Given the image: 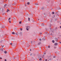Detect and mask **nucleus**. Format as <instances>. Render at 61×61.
Instances as JSON below:
<instances>
[{"label":"nucleus","mask_w":61,"mask_h":61,"mask_svg":"<svg viewBox=\"0 0 61 61\" xmlns=\"http://www.w3.org/2000/svg\"><path fill=\"white\" fill-rule=\"evenodd\" d=\"M30 28V26H28L26 27V30H28Z\"/></svg>","instance_id":"nucleus-1"},{"label":"nucleus","mask_w":61,"mask_h":61,"mask_svg":"<svg viewBox=\"0 0 61 61\" xmlns=\"http://www.w3.org/2000/svg\"><path fill=\"white\" fill-rule=\"evenodd\" d=\"M45 35H47L48 34V33L46 32H45Z\"/></svg>","instance_id":"nucleus-2"},{"label":"nucleus","mask_w":61,"mask_h":61,"mask_svg":"<svg viewBox=\"0 0 61 61\" xmlns=\"http://www.w3.org/2000/svg\"><path fill=\"white\" fill-rule=\"evenodd\" d=\"M55 40L56 41H58V39L57 38H55Z\"/></svg>","instance_id":"nucleus-3"},{"label":"nucleus","mask_w":61,"mask_h":61,"mask_svg":"<svg viewBox=\"0 0 61 61\" xmlns=\"http://www.w3.org/2000/svg\"><path fill=\"white\" fill-rule=\"evenodd\" d=\"M2 28H5V25L3 26H2Z\"/></svg>","instance_id":"nucleus-4"},{"label":"nucleus","mask_w":61,"mask_h":61,"mask_svg":"<svg viewBox=\"0 0 61 61\" xmlns=\"http://www.w3.org/2000/svg\"><path fill=\"white\" fill-rule=\"evenodd\" d=\"M57 44H58V43H56L54 45L55 46H56V45H57Z\"/></svg>","instance_id":"nucleus-5"},{"label":"nucleus","mask_w":61,"mask_h":61,"mask_svg":"<svg viewBox=\"0 0 61 61\" xmlns=\"http://www.w3.org/2000/svg\"><path fill=\"white\" fill-rule=\"evenodd\" d=\"M44 23L42 24H41V26H44Z\"/></svg>","instance_id":"nucleus-6"},{"label":"nucleus","mask_w":61,"mask_h":61,"mask_svg":"<svg viewBox=\"0 0 61 61\" xmlns=\"http://www.w3.org/2000/svg\"><path fill=\"white\" fill-rule=\"evenodd\" d=\"M52 42L53 43H55V41L53 40L52 41Z\"/></svg>","instance_id":"nucleus-7"},{"label":"nucleus","mask_w":61,"mask_h":61,"mask_svg":"<svg viewBox=\"0 0 61 61\" xmlns=\"http://www.w3.org/2000/svg\"><path fill=\"white\" fill-rule=\"evenodd\" d=\"M30 3L29 2H28L27 3V4L28 5H30Z\"/></svg>","instance_id":"nucleus-8"},{"label":"nucleus","mask_w":61,"mask_h":61,"mask_svg":"<svg viewBox=\"0 0 61 61\" xmlns=\"http://www.w3.org/2000/svg\"><path fill=\"white\" fill-rule=\"evenodd\" d=\"M53 58H56V56H53Z\"/></svg>","instance_id":"nucleus-9"},{"label":"nucleus","mask_w":61,"mask_h":61,"mask_svg":"<svg viewBox=\"0 0 61 61\" xmlns=\"http://www.w3.org/2000/svg\"><path fill=\"white\" fill-rule=\"evenodd\" d=\"M4 53L5 54H6L7 53L6 51H5L4 52Z\"/></svg>","instance_id":"nucleus-10"},{"label":"nucleus","mask_w":61,"mask_h":61,"mask_svg":"<svg viewBox=\"0 0 61 61\" xmlns=\"http://www.w3.org/2000/svg\"><path fill=\"white\" fill-rule=\"evenodd\" d=\"M12 34H15V33L14 32H12Z\"/></svg>","instance_id":"nucleus-11"},{"label":"nucleus","mask_w":61,"mask_h":61,"mask_svg":"<svg viewBox=\"0 0 61 61\" xmlns=\"http://www.w3.org/2000/svg\"><path fill=\"white\" fill-rule=\"evenodd\" d=\"M7 5V4H5L4 5V7H5Z\"/></svg>","instance_id":"nucleus-12"},{"label":"nucleus","mask_w":61,"mask_h":61,"mask_svg":"<svg viewBox=\"0 0 61 61\" xmlns=\"http://www.w3.org/2000/svg\"><path fill=\"white\" fill-rule=\"evenodd\" d=\"M41 42H39V43H38V45H40L41 44Z\"/></svg>","instance_id":"nucleus-13"},{"label":"nucleus","mask_w":61,"mask_h":61,"mask_svg":"<svg viewBox=\"0 0 61 61\" xmlns=\"http://www.w3.org/2000/svg\"><path fill=\"white\" fill-rule=\"evenodd\" d=\"M21 21H20V22H19V24H21Z\"/></svg>","instance_id":"nucleus-14"},{"label":"nucleus","mask_w":61,"mask_h":61,"mask_svg":"<svg viewBox=\"0 0 61 61\" xmlns=\"http://www.w3.org/2000/svg\"><path fill=\"white\" fill-rule=\"evenodd\" d=\"M18 33H16V35H18Z\"/></svg>","instance_id":"nucleus-15"},{"label":"nucleus","mask_w":61,"mask_h":61,"mask_svg":"<svg viewBox=\"0 0 61 61\" xmlns=\"http://www.w3.org/2000/svg\"><path fill=\"white\" fill-rule=\"evenodd\" d=\"M48 48H50V46H48Z\"/></svg>","instance_id":"nucleus-16"},{"label":"nucleus","mask_w":61,"mask_h":61,"mask_svg":"<svg viewBox=\"0 0 61 61\" xmlns=\"http://www.w3.org/2000/svg\"><path fill=\"white\" fill-rule=\"evenodd\" d=\"M52 14H54V12H52Z\"/></svg>","instance_id":"nucleus-17"},{"label":"nucleus","mask_w":61,"mask_h":61,"mask_svg":"<svg viewBox=\"0 0 61 61\" xmlns=\"http://www.w3.org/2000/svg\"><path fill=\"white\" fill-rule=\"evenodd\" d=\"M36 5H38V4L37 3H36Z\"/></svg>","instance_id":"nucleus-18"},{"label":"nucleus","mask_w":61,"mask_h":61,"mask_svg":"<svg viewBox=\"0 0 61 61\" xmlns=\"http://www.w3.org/2000/svg\"><path fill=\"white\" fill-rule=\"evenodd\" d=\"M28 19H29V20H28L29 21L30 20V18H28Z\"/></svg>","instance_id":"nucleus-19"},{"label":"nucleus","mask_w":61,"mask_h":61,"mask_svg":"<svg viewBox=\"0 0 61 61\" xmlns=\"http://www.w3.org/2000/svg\"><path fill=\"white\" fill-rule=\"evenodd\" d=\"M10 19H11V18H9V20H10Z\"/></svg>","instance_id":"nucleus-20"},{"label":"nucleus","mask_w":61,"mask_h":61,"mask_svg":"<svg viewBox=\"0 0 61 61\" xmlns=\"http://www.w3.org/2000/svg\"><path fill=\"white\" fill-rule=\"evenodd\" d=\"M40 60L41 61L42 60L41 58H40Z\"/></svg>","instance_id":"nucleus-21"},{"label":"nucleus","mask_w":61,"mask_h":61,"mask_svg":"<svg viewBox=\"0 0 61 61\" xmlns=\"http://www.w3.org/2000/svg\"><path fill=\"white\" fill-rule=\"evenodd\" d=\"M44 9V8L43 7H42V8H41V9L42 10H43Z\"/></svg>","instance_id":"nucleus-22"},{"label":"nucleus","mask_w":61,"mask_h":61,"mask_svg":"<svg viewBox=\"0 0 61 61\" xmlns=\"http://www.w3.org/2000/svg\"><path fill=\"white\" fill-rule=\"evenodd\" d=\"M9 22L10 23H11V22L10 21V20H9Z\"/></svg>","instance_id":"nucleus-23"},{"label":"nucleus","mask_w":61,"mask_h":61,"mask_svg":"<svg viewBox=\"0 0 61 61\" xmlns=\"http://www.w3.org/2000/svg\"><path fill=\"white\" fill-rule=\"evenodd\" d=\"M44 54H46V52H44Z\"/></svg>","instance_id":"nucleus-24"},{"label":"nucleus","mask_w":61,"mask_h":61,"mask_svg":"<svg viewBox=\"0 0 61 61\" xmlns=\"http://www.w3.org/2000/svg\"><path fill=\"white\" fill-rule=\"evenodd\" d=\"M28 45H29V46H27V47H29V46L30 45H29V44H28Z\"/></svg>","instance_id":"nucleus-25"},{"label":"nucleus","mask_w":61,"mask_h":61,"mask_svg":"<svg viewBox=\"0 0 61 61\" xmlns=\"http://www.w3.org/2000/svg\"><path fill=\"white\" fill-rule=\"evenodd\" d=\"M10 11V10H9L8 9L7 10V12H8V11Z\"/></svg>","instance_id":"nucleus-26"},{"label":"nucleus","mask_w":61,"mask_h":61,"mask_svg":"<svg viewBox=\"0 0 61 61\" xmlns=\"http://www.w3.org/2000/svg\"><path fill=\"white\" fill-rule=\"evenodd\" d=\"M40 34H41V35L42 34V33H40Z\"/></svg>","instance_id":"nucleus-27"},{"label":"nucleus","mask_w":61,"mask_h":61,"mask_svg":"<svg viewBox=\"0 0 61 61\" xmlns=\"http://www.w3.org/2000/svg\"><path fill=\"white\" fill-rule=\"evenodd\" d=\"M20 30H21V31H22V28H21L20 29Z\"/></svg>","instance_id":"nucleus-28"},{"label":"nucleus","mask_w":61,"mask_h":61,"mask_svg":"<svg viewBox=\"0 0 61 61\" xmlns=\"http://www.w3.org/2000/svg\"><path fill=\"white\" fill-rule=\"evenodd\" d=\"M2 47H4V46H2Z\"/></svg>","instance_id":"nucleus-29"},{"label":"nucleus","mask_w":61,"mask_h":61,"mask_svg":"<svg viewBox=\"0 0 61 61\" xmlns=\"http://www.w3.org/2000/svg\"><path fill=\"white\" fill-rule=\"evenodd\" d=\"M5 61H7V60H6V59H5Z\"/></svg>","instance_id":"nucleus-30"},{"label":"nucleus","mask_w":61,"mask_h":61,"mask_svg":"<svg viewBox=\"0 0 61 61\" xmlns=\"http://www.w3.org/2000/svg\"><path fill=\"white\" fill-rule=\"evenodd\" d=\"M13 40H14V39H12V41H13ZM14 40H15V39H14Z\"/></svg>","instance_id":"nucleus-31"},{"label":"nucleus","mask_w":61,"mask_h":61,"mask_svg":"<svg viewBox=\"0 0 61 61\" xmlns=\"http://www.w3.org/2000/svg\"><path fill=\"white\" fill-rule=\"evenodd\" d=\"M40 41H41V39H40Z\"/></svg>","instance_id":"nucleus-32"},{"label":"nucleus","mask_w":61,"mask_h":61,"mask_svg":"<svg viewBox=\"0 0 61 61\" xmlns=\"http://www.w3.org/2000/svg\"><path fill=\"white\" fill-rule=\"evenodd\" d=\"M32 41H31V43L32 44Z\"/></svg>","instance_id":"nucleus-33"},{"label":"nucleus","mask_w":61,"mask_h":61,"mask_svg":"<svg viewBox=\"0 0 61 61\" xmlns=\"http://www.w3.org/2000/svg\"><path fill=\"white\" fill-rule=\"evenodd\" d=\"M12 43H10V44L11 45H12Z\"/></svg>","instance_id":"nucleus-34"},{"label":"nucleus","mask_w":61,"mask_h":61,"mask_svg":"<svg viewBox=\"0 0 61 61\" xmlns=\"http://www.w3.org/2000/svg\"><path fill=\"white\" fill-rule=\"evenodd\" d=\"M45 61H47V59H46V60H45Z\"/></svg>","instance_id":"nucleus-35"},{"label":"nucleus","mask_w":61,"mask_h":61,"mask_svg":"<svg viewBox=\"0 0 61 61\" xmlns=\"http://www.w3.org/2000/svg\"><path fill=\"white\" fill-rule=\"evenodd\" d=\"M32 55V54H30V55L31 56Z\"/></svg>","instance_id":"nucleus-36"},{"label":"nucleus","mask_w":61,"mask_h":61,"mask_svg":"<svg viewBox=\"0 0 61 61\" xmlns=\"http://www.w3.org/2000/svg\"><path fill=\"white\" fill-rule=\"evenodd\" d=\"M0 59H2V58H0Z\"/></svg>","instance_id":"nucleus-37"},{"label":"nucleus","mask_w":61,"mask_h":61,"mask_svg":"<svg viewBox=\"0 0 61 61\" xmlns=\"http://www.w3.org/2000/svg\"><path fill=\"white\" fill-rule=\"evenodd\" d=\"M2 41H0V42H2Z\"/></svg>","instance_id":"nucleus-38"},{"label":"nucleus","mask_w":61,"mask_h":61,"mask_svg":"<svg viewBox=\"0 0 61 61\" xmlns=\"http://www.w3.org/2000/svg\"><path fill=\"white\" fill-rule=\"evenodd\" d=\"M60 28H61V26H60Z\"/></svg>","instance_id":"nucleus-39"},{"label":"nucleus","mask_w":61,"mask_h":61,"mask_svg":"<svg viewBox=\"0 0 61 61\" xmlns=\"http://www.w3.org/2000/svg\"><path fill=\"white\" fill-rule=\"evenodd\" d=\"M60 43H61V42H60Z\"/></svg>","instance_id":"nucleus-40"},{"label":"nucleus","mask_w":61,"mask_h":61,"mask_svg":"<svg viewBox=\"0 0 61 61\" xmlns=\"http://www.w3.org/2000/svg\"><path fill=\"white\" fill-rule=\"evenodd\" d=\"M51 25H50V27H51Z\"/></svg>","instance_id":"nucleus-41"},{"label":"nucleus","mask_w":61,"mask_h":61,"mask_svg":"<svg viewBox=\"0 0 61 61\" xmlns=\"http://www.w3.org/2000/svg\"><path fill=\"white\" fill-rule=\"evenodd\" d=\"M39 20V19H38V20Z\"/></svg>","instance_id":"nucleus-42"},{"label":"nucleus","mask_w":61,"mask_h":61,"mask_svg":"<svg viewBox=\"0 0 61 61\" xmlns=\"http://www.w3.org/2000/svg\"><path fill=\"white\" fill-rule=\"evenodd\" d=\"M31 51V50H30V51Z\"/></svg>","instance_id":"nucleus-43"},{"label":"nucleus","mask_w":61,"mask_h":61,"mask_svg":"<svg viewBox=\"0 0 61 61\" xmlns=\"http://www.w3.org/2000/svg\"><path fill=\"white\" fill-rule=\"evenodd\" d=\"M25 6H26V5H25Z\"/></svg>","instance_id":"nucleus-44"},{"label":"nucleus","mask_w":61,"mask_h":61,"mask_svg":"<svg viewBox=\"0 0 61 61\" xmlns=\"http://www.w3.org/2000/svg\"><path fill=\"white\" fill-rule=\"evenodd\" d=\"M34 22H35V21H34Z\"/></svg>","instance_id":"nucleus-45"}]
</instances>
